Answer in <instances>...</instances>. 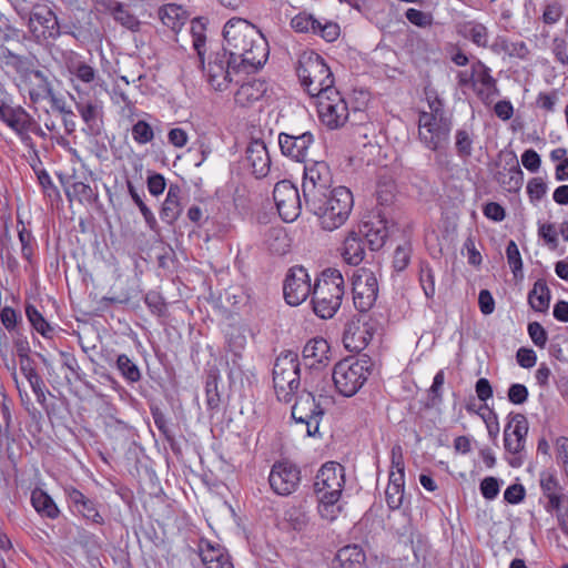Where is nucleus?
<instances>
[{"mask_svg":"<svg viewBox=\"0 0 568 568\" xmlns=\"http://www.w3.org/2000/svg\"><path fill=\"white\" fill-rule=\"evenodd\" d=\"M332 173L324 161H313L304 165L302 192L305 205L314 209L320 203L318 197L332 190Z\"/></svg>","mask_w":568,"mask_h":568,"instance_id":"obj_9","label":"nucleus"},{"mask_svg":"<svg viewBox=\"0 0 568 568\" xmlns=\"http://www.w3.org/2000/svg\"><path fill=\"white\" fill-rule=\"evenodd\" d=\"M323 415L324 410L311 393L302 394L292 407L293 419L306 425L308 436H315L318 433Z\"/></svg>","mask_w":568,"mask_h":568,"instance_id":"obj_19","label":"nucleus"},{"mask_svg":"<svg viewBox=\"0 0 568 568\" xmlns=\"http://www.w3.org/2000/svg\"><path fill=\"white\" fill-rule=\"evenodd\" d=\"M16 351L19 356L20 374L14 375V381L19 392L22 406L33 418L36 416V407L32 402V395L36 394V369L33 361L30 357V346L27 341L18 339L16 342Z\"/></svg>","mask_w":568,"mask_h":568,"instance_id":"obj_8","label":"nucleus"},{"mask_svg":"<svg viewBox=\"0 0 568 568\" xmlns=\"http://www.w3.org/2000/svg\"><path fill=\"white\" fill-rule=\"evenodd\" d=\"M329 345L323 337L310 339L303 348V358L311 359L310 366L328 361Z\"/></svg>","mask_w":568,"mask_h":568,"instance_id":"obj_31","label":"nucleus"},{"mask_svg":"<svg viewBox=\"0 0 568 568\" xmlns=\"http://www.w3.org/2000/svg\"><path fill=\"white\" fill-rule=\"evenodd\" d=\"M387 235L388 233L385 227H369L365 231V242L372 251H378L384 246Z\"/></svg>","mask_w":568,"mask_h":568,"instance_id":"obj_49","label":"nucleus"},{"mask_svg":"<svg viewBox=\"0 0 568 568\" xmlns=\"http://www.w3.org/2000/svg\"><path fill=\"white\" fill-rule=\"evenodd\" d=\"M69 498L72 500L77 511L82 514L83 517L92 520V523L97 525H102L104 523L103 517L97 509L95 503L84 496L83 493L78 489H72L69 493Z\"/></svg>","mask_w":568,"mask_h":568,"instance_id":"obj_28","label":"nucleus"},{"mask_svg":"<svg viewBox=\"0 0 568 568\" xmlns=\"http://www.w3.org/2000/svg\"><path fill=\"white\" fill-rule=\"evenodd\" d=\"M353 301L358 314L368 313L377 300L378 283L375 274L365 267L353 275Z\"/></svg>","mask_w":568,"mask_h":568,"instance_id":"obj_12","label":"nucleus"},{"mask_svg":"<svg viewBox=\"0 0 568 568\" xmlns=\"http://www.w3.org/2000/svg\"><path fill=\"white\" fill-rule=\"evenodd\" d=\"M412 247L408 243L398 245L394 252L393 266L396 272L404 271L410 261Z\"/></svg>","mask_w":568,"mask_h":568,"instance_id":"obj_51","label":"nucleus"},{"mask_svg":"<svg viewBox=\"0 0 568 568\" xmlns=\"http://www.w3.org/2000/svg\"><path fill=\"white\" fill-rule=\"evenodd\" d=\"M223 50L243 67L244 72L264 65L268 58V43L261 31L245 19L233 18L223 29Z\"/></svg>","mask_w":568,"mask_h":568,"instance_id":"obj_1","label":"nucleus"},{"mask_svg":"<svg viewBox=\"0 0 568 568\" xmlns=\"http://www.w3.org/2000/svg\"><path fill=\"white\" fill-rule=\"evenodd\" d=\"M506 256L515 278H523V261L517 244L511 240L506 247Z\"/></svg>","mask_w":568,"mask_h":568,"instance_id":"obj_43","label":"nucleus"},{"mask_svg":"<svg viewBox=\"0 0 568 568\" xmlns=\"http://www.w3.org/2000/svg\"><path fill=\"white\" fill-rule=\"evenodd\" d=\"M312 291L311 277L305 267L295 265L287 271L283 283V294L288 305L302 304Z\"/></svg>","mask_w":568,"mask_h":568,"instance_id":"obj_17","label":"nucleus"},{"mask_svg":"<svg viewBox=\"0 0 568 568\" xmlns=\"http://www.w3.org/2000/svg\"><path fill=\"white\" fill-rule=\"evenodd\" d=\"M133 139L140 144H146L151 142L154 138L153 129L151 125L143 121L139 120L132 128Z\"/></svg>","mask_w":568,"mask_h":568,"instance_id":"obj_50","label":"nucleus"},{"mask_svg":"<svg viewBox=\"0 0 568 568\" xmlns=\"http://www.w3.org/2000/svg\"><path fill=\"white\" fill-rule=\"evenodd\" d=\"M204 26L199 20L192 21L191 32L193 37V47L197 52L201 63H203L205 45V36L203 34Z\"/></svg>","mask_w":568,"mask_h":568,"instance_id":"obj_52","label":"nucleus"},{"mask_svg":"<svg viewBox=\"0 0 568 568\" xmlns=\"http://www.w3.org/2000/svg\"><path fill=\"white\" fill-rule=\"evenodd\" d=\"M404 488L388 485L385 491L386 503L390 509H398L403 504Z\"/></svg>","mask_w":568,"mask_h":568,"instance_id":"obj_59","label":"nucleus"},{"mask_svg":"<svg viewBox=\"0 0 568 568\" xmlns=\"http://www.w3.org/2000/svg\"><path fill=\"white\" fill-rule=\"evenodd\" d=\"M539 485L544 496H552L561 494V486L555 474L549 471L540 473Z\"/></svg>","mask_w":568,"mask_h":568,"instance_id":"obj_48","label":"nucleus"},{"mask_svg":"<svg viewBox=\"0 0 568 568\" xmlns=\"http://www.w3.org/2000/svg\"><path fill=\"white\" fill-rule=\"evenodd\" d=\"M291 27L296 32H312L316 33V28L320 27V21L312 14L305 12L298 13L291 20Z\"/></svg>","mask_w":568,"mask_h":568,"instance_id":"obj_44","label":"nucleus"},{"mask_svg":"<svg viewBox=\"0 0 568 568\" xmlns=\"http://www.w3.org/2000/svg\"><path fill=\"white\" fill-rule=\"evenodd\" d=\"M77 111L85 122L90 134H99L101 126L99 124L100 111L97 104L91 102H77Z\"/></svg>","mask_w":568,"mask_h":568,"instance_id":"obj_35","label":"nucleus"},{"mask_svg":"<svg viewBox=\"0 0 568 568\" xmlns=\"http://www.w3.org/2000/svg\"><path fill=\"white\" fill-rule=\"evenodd\" d=\"M38 24L42 27L43 39H55L60 34V26L55 14L47 6L38 4Z\"/></svg>","mask_w":568,"mask_h":568,"instance_id":"obj_32","label":"nucleus"},{"mask_svg":"<svg viewBox=\"0 0 568 568\" xmlns=\"http://www.w3.org/2000/svg\"><path fill=\"white\" fill-rule=\"evenodd\" d=\"M479 489L486 499L493 500L499 494L500 481L496 477H486L481 480Z\"/></svg>","mask_w":568,"mask_h":568,"instance_id":"obj_55","label":"nucleus"},{"mask_svg":"<svg viewBox=\"0 0 568 568\" xmlns=\"http://www.w3.org/2000/svg\"><path fill=\"white\" fill-rule=\"evenodd\" d=\"M37 77L38 100L41 99V101L47 102L53 111L61 113L64 109V100L54 93V83L57 80L54 78L50 79L41 71H38Z\"/></svg>","mask_w":568,"mask_h":568,"instance_id":"obj_26","label":"nucleus"},{"mask_svg":"<svg viewBox=\"0 0 568 568\" xmlns=\"http://www.w3.org/2000/svg\"><path fill=\"white\" fill-rule=\"evenodd\" d=\"M339 33L341 29L336 22L326 21L322 23L320 21V27L316 28L315 34H320L327 42H333L339 37Z\"/></svg>","mask_w":568,"mask_h":568,"instance_id":"obj_56","label":"nucleus"},{"mask_svg":"<svg viewBox=\"0 0 568 568\" xmlns=\"http://www.w3.org/2000/svg\"><path fill=\"white\" fill-rule=\"evenodd\" d=\"M338 500L339 498H329L325 495L317 497L318 513L321 517L328 521L336 519L342 511V506L337 504Z\"/></svg>","mask_w":568,"mask_h":568,"instance_id":"obj_39","label":"nucleus"},{"mask_svg":"<svg viewBox=\"0 0 568 568\" xmlns=\"http://www.w3.org/2000/svg\"><path fill=\"white\" fill-rule=\"evenodd\" d=\"M419 282L427 298L435 296V274L428 263L422 262L419 268Z\"/></svg>","mask_w":568,"mask_h":568,"instance_id":"obj_41","label":"nucleus"},{"mask_svg":"<svg viewBox=\"0 0 568 568\" xmlns=\"http://www.w3.org/2000/svg\"><path fill=\"white\" fill-rule=\"evenodd\" d=\"M452 129V118H436V114L426 115V111L419 112L418 140L426 149L436 153L435 162L440 168L448 165L445 151L449 145Z\"/></svg>","mask_w":568,"mask_h":568,"instance_id":"obj_5","label":"nucleus"},{"mask_svg":"<svg viewBox=\"0 0 568 568\" xmlns=\"http://www.w3.org/2000/svg\"><path fill=\"white\" fill-rule=\"evenodd\" d=\"M474 133L470 129L462 128L455 132V149L460 159H468L473 153Z\"/></svg>","mask_w":568,"mask_h":568,"instance_id":"obj_36","label":"nucleus"},{"mask_svg":"<svg viewBox=\"0 0 568 568\" xmlns=\"http://www.w3.org/2000/svg\"><path fill=\"white\" fill-rule=\"evenodd\" d=\"M335 561L342 568H363L365 554L357 545H349L338 550Z\"/></svg>","mask_w":568,"mask_h":568,"instance_id":"obj_33","label":"nucleus"},{"mask_svg":"<svg viewBox=\"0 0 568 568\" xmlns=\"http://www.w3.org/2000/svg\"><path fill=\"white\" fill-rule=\"evenodd\" d=\"M146 183L149 192L154 196L161 195L166 186L165 179L160 173H152L149 175Z\"/></svg>","mask_w":568,"mask_h":568,"instance_id":"obj_61","label":"nucleus"},{"mask_svg":"<svg viewBox=\"0 0 568 568\" xmlns=\"http://www.w3.org/2000/svg\"><path fill=\"white\" fill-rule=\"evenodd\" d=\"M314 136L310 131L300 134L280 133L278 145L283 155L296 162H304Z\"/></svg>","mask_w":568,"mask_h":568,"instance_id":"obj_21","label":"nucleus"},{"mask_svg":"<svg viewBox=\"0 0 568 568\" xmlns=\"http://www.w3.org/2000/svg\"><path fill=\"white\" fill-rule=\"evenodd\" d=\"M528 389L523 384H511L508 388V399L515 405H521L528 399Z\"/></svg>","mask_w":568,"mask_h":568,"instance_id":"obj_58","label":"nucleus"},{"mask_svg":"<svg viewBox=\"0 0 568 568\" xmlns=\"http://www.w3.org/2000/svg\"><path fill=\"white\" fill-rule=\"evenodd\" d=\"M473 73L476 84L479 83L491 92H498L496 79L491 77L490 69L480 60L473 64Z\"/></svg>","mask_w":568,"mask_h":568,"instance_id":"obj_38","label":"nucleus"},{"mask_svg":"<svg viewBox=\"0 0 568 568\" xmlns=\"http://www.w3.org/2000/svg\"><path fill=\"white\" fill-rule=\"evenodd\" d=\"M268 248L278 255H283L287 252V235L282 230H271L268 232Z\"/></svg>","mask_w":568,"mask_h":568,"instance_id":"obj_47","label":"nucleus"},{"mask_svg":"<svg viewBox=\"0 0 568 568\" xmlns=\"http://www.w3.org/2000/svg\"><path fill=\"white\" fill-rule=\"evenodd\" d=\"M203 69L206 72L209 83L219 91L225 90L231 79V71H243V67L222 49L210 55L207 65Z\"/></svg>","mask_w":568,"mask_h":568,"instance_id":"obj_14","label":"nucleus"},{"mask_svg":"<svg viewBox=\"0 0 568 568\" xmlns=\"http://www.w3.org/2000/svg\"><path fill=\"white\" fill-rule=\"evenodd\" d=\"M521 163L528 171L537 172L540 168L541 160L535 150L528 149L521 154Z\"/></svg>","mask_w":568,"mask_h":568,"instance_id":"obj_62","label":"nucleus"},{"mask_svg":"<svg viewBox=\"0 0 568 568\" xmlns=\"http://www.w3.org/2000/svg\"><path fill=\"white\" fill-rule=\"evenodd\" d=\"M405 17L410 23L417 27H426L432 23V17L429 14L414 8L407 9Z\"/></svg>","mask_w":568,"mask_h":568,"instance_id":"obj_60","label":"nucleus"},{"mask_svg":"<svg viewBox=\"0 0 568 568\" xmlns=\"http://www.w3.org/2000/svg\"><path fill=\"white\" fill-rule=\"evenodd\" d=\"M273 199L280 216L285 222L297 219L302 209V201L297 187L290 181H280L273 190Z\"/></svg>","mask_w":568,"mask_h":568,"instance_id":"obj_18","label":"nucleus"},{"mask_svg":"<svg viewBox=\"0 0 568 568\" xmlns=\"http://www.w3.org/2000/svg\"><path fill=\"white\" fill-rule=\"evenodd\" d=\"M316 105L321 121L328 129H338L346 123L349 115L348 106L336 89L325 95L322 94Z\"/></svg>","mask_w":568,"mask_h":568,"instance_id":"obj_15","label":"nucleus"},{"mask_svg":"<svg viewBox=\"0 0 568 568\" xmlns=\"http://www.w3.org/2000/svg\"><path fill=\"white\" fill-rule=\"evenodd\" d=\"M526 490L523 485L514 484L507 487L504 493V498L509 504H519L524 500Z\"/></svg>","mask_w":568,"mask_h":568,"instance_id":"obj_63","label":"nucleus"},{"mask_svg":"<svg viewBox=\"0 0 568 568\" xmlns=\"http://www.w3.org/2000/svg\"><path fill=\"white\" fill-rule=\"evenodd\" d=\"M510 420L504 429V446L507 453L511 455L508 464L518 468L524 464L523 452L525 449L526 437L528 434V422L523 414H510Z\"/></svg>","mask_w":568,"mask_h":568,"instance_id":"obj_11","label":"nucleus"},{"mask_svg":"<svg viewBox=\"0 0 568 568\" xmlns=\"http://www.w3.org/2000/svg\"><path fill=\"white\" fill-rule=\"evenodd\" d=\"M246 162L255 178L262 179L268 174L271 168V158L263 141L253 140L247 145Z\"/></svg>","mask_w":568,"mask_h":568,"instance_id":"obj_22","label":"nucleus"},{"mask_svg":"<svg viewBox=\"0 0 568 568\" xmlns=\"http://www.w3.org/2000/svg\"><path fill=\"white\" fill-rule=\"evenodd\" d=\"M320 203L315 205H305L306 209L317 216L322 229L334 231L342 226L348 219L354 199L352 192L345 186H338L329 190L318 197Z\"/></svg>","mask_w":568,"mask_h":568,"instance_id":"obj_3","label":"nucleus"},{"mask_svg":"<svg viewBox=\"0 0 568 568\" xmlns=\"http://www.w3.org/2000/svg\"><path fill=\"white\" fill-rule=\"evenodd\" d=\"M550 291L544 280H538L528 294V303L536 312H546L549 307Z\"/></svg>","mask_w":568,"mask_h":568,"instance_id":"obj_34","label":"nucleus"},{"mask_svg":"<svg viewBox=\"0 0 568 568\" xmlns=\"http://www.w3.org/2000/svg\"><path fill=\"white\" fill-rule=\"evenodd\" d=\"M465 36L478 47H487L488 30L481 23L469 22L465 26Z\"/></svg>","mask_w":568,"mask_h":568,"instance_id":"obj_45","label":"nucleus"},{"mask_svg":"<svg viewBox=\"0 0 568 568\" xmlns=\"http://www.w3.org/2000/svg\"><path fill=\"white\" fill-rule=\"evenodd\" d=\"M568 43L565 39L555 38L552 41V53L558 62L561 64H568V53H567Z\"/></svg>","mask_w":568,"mask_h":568,"instance_id":"obj_64","label":"nucleus"},{"mask_svg":"<svg viewBox=\"0 0 568 568\" xmlns=\"http://www.w3.org/2000/svg\"><path fill=\"white\" fill-rule=\"evenodd\" d=\"M97 3L103 11L111 14L121 26L132 31L139 29L140 21L129 11L128 6L116 0H98Z\"/></svg>","mask_w":568,"mask_h":568,"instance_id":"obj_24","label":"nucleus"},{"mask_svg":"<svg viewBox=\"0 0 568 568\" xmlns=\"http://www.w3.org/2000/svg\"><path fill=\"white\" fill-rule=\"evenodd\" d=\"M0 119L19 134L21 141L29 148L32 159V155H36L32 140V134H36V125L30 115L22 109H13L7 103L0 109Z\"/></svg>","mask_w":568,"mask_h":568,"instance_id":"obj_20","label":"nucleus"},{"mask_svg":"<svg viewBox=\"0 0 568 568\" xmlns=\"http://www.w3.org/2000/svg\"><path fill=\"white\" fill-rule=\"evenodd\" d=\"M268 83L263 79H253L243 83L235 92V103L241 108H250L267 97Z\"/></svg>","mask_w":568,"mask_h":568,"instance_id":"obj_23","label":"nucleus"},{"mask_svg":"<svg viewBox=\"0 0 568 568\" xmlns=\"http://www.w3.org/2000/svg\"><path fill=\"white\" fill-rule=\"evenodd\" d=\"M38 514L49 518H57L60 514L53 499L43 490L38 488Z\"/></svg>","mask_w":568,"mask_h":568,"instance_id":"obj_46","label":"nucleus"},{"mask_svg":"<svg viewBox=\"0 0 568 568\" xmlns=\"http://www.w3.org/2000/svg\"><path fill=\"white\" fill-rule=\"evenodd\" d=\"M296 73L302 87L311 98L320 99L334 88V77L324 59L314 51H304L300 54Z\"/></svg>","mask_w":568,"mask_h":568,"instance_id":"obj_4","label":"nucleus"},{"mask_svg":"<svg viewBox=\"0 0 568 568\" xmlns=\"http://www.w3.org/2000/svg\"><path fill=\"white\" fill-rule=\"evenodd\" d=\"M116 368L122 377L129 383H136L141 379V372L138 365L125 354L116 358Z\"/></svg>","mask_w":568,"mask_h":568,"instance_id":"obj_37","label":"nucleus"},{"mask_svg":"<svg viewBox=\"0 0 568 568\" xmlns=\"http://www.w3.org/2000/svg\"><path fill=\"white\" fill-rule=\"evenodd\" d=\"M200 556L206 568H233L230 558L217 546L206 540L200 542Z\"/></svg>","mask_w":568,"mask_h":568,"instance_id":"obj_27","label":"nucleus"},{"mask_svg":"<svg viewBox=\"0 0 568 568\" xmlns=\"http://www.w3.org/2000/svg\"><path fill=\"white\" fill-rule=\"evenodd\" d=\"M344 296V278L336 268H326L321 273L312 291V307L315 315L323 320L332 318L339 310Z\"/></svg>","mask_w":568,"mask_h":568,"instance_id":"obj_2","label":"nucleus"},{"mask_svg":"<svg viewBox=\"0 0 568 568\" xmlns=\"http://www.w3.org/2000/svg\"><path fill=\"white\" fill-rule=\"evenodd\" d=\"M528 334L536 346L545 347L548 337L547 332L538 322L528 324Z\"/></svg>","mask_w":568,"mask_h":568,"instance_id":"obj_57","label":"nucleus"},{"mask_svg":"<svg viewBox=\"0 0 568 568\" xmlns=\"http://www.w3.org/2000/svg\"><path fill=\"white\" fill-rule=\"evenodd\" d=\"M68 196L75 199L80 203H92L97 199L93 189L83 182H74L68 190Z\"/></svg>","mask_w":568,"mask_h":568,"instance_id":"obj_40","label":"nucleus"},{"mask_svg":"<svg viewBox=\"0 0 568 568\" xmlns=\"http://www.w3.org/2000/svg\"><path fill=\"white\" fill-rule=\"evenodd\" d=\"M364 242L361 236L352 231L348 233L343 245V257L351 265H358L365 256Z\"/></svg>","mask_w":568,"mask_h":568,"instance_id":"obj_29","label":"nucleus"},{"mask_svg":"<svg viewBox=\"0 0 568 568\" xmlns=\"http://www.w3.org/2000/svg\"><path fill=\"white\" fill-rule=\"evenodd\" d=\"M372 367V359L367 355L338 362L333 369V381L337 392L345 397L355 395L367 381Z\"/></svg>","mask_w":568,"mask_h":568,"instance_id":"obj_6","label":"nucleus"},{"mask_svg":"<svg viewBox=\"0 0 568 568\" xmlns=\"http://www.w3.org/2000/svg\"><path fill=\"white\" fill-rule=\"evenodd\" d=\"M378 322L369 313L357 314L345 325L343 333L344 346L351 351L359 353L366 348L377 332Z\"/></svg>","mask_w":568,"mask_h":568,"instance_id":"obj_10","label":"nucleus"},{"mask_svg":"<svg viewBox=\"0 0 568 568\" xmlns=\"http://www.w3.org/2000/svg\"><path fill=\"white\" fill-rule=\"evenodd\" d=\"M290 526L296 530H304L310 521L307 514L298 508H292L286 513Z\"/></svg>","mask_w":568,"mask_h":568,"instance_id":"obj_53","label":"nucleus"},{"mask_svg":"<svg viewBox=\"0 0 568 568\" xmlns=\"http://www.w3.org/2000/svg\"><path fill=\"white\" fill-rule=\"evenodd\" d=\"M268 483L272 490L280 496H290L300 486L301 469L290 460H277L273 464Z\"/></svg>","mask_w":568,"mask_h":568,"instance_id":"obj_16","label":"nucleus"},{"mask_svg":"<svg viewBox=\"0 0 568 568\" xmlns=\"http://www.w3.org/2000/svg\"><path fill=\"white\" fill-rule=\"evenodd\" d=\"M159 18L164 26L178 32L186 21V11L175 3H168L159 9Z\"/></svg>","mask_w":568,"mask_h":568,"instance_id":"obj_30","label":"nucleus"},{"mask_svg":"<svg viewBox=\"0 0 568 568\" xmlns=\"http://www.w3.org/2000/svg\"><path fill=\"white\" fill-rule=\"evenodd\" d=\"M345 485V469L336 462L325 463L314 480L316 497L325 495L329 498H341Z\"/></svg>","mask_w":568,"mask_h":568,"instance_id":"obj_13","label":"nucleus"},{"mask_svg":"<svg viewBox=\"0 0 568 568\" xmlns=\"http://www.w3.org/2000/svg\"><path fill=\"white\" fill-rule=\"evenodd\" d=\"M219 375L216 371H210L205 384L206 405L210 409H215L220 405V394L217 390Z\"/></svg>","mask_w":568,"mask_h":568,"instance_id":"obj_42","label":"nucleus"},{"mask_svg":"<svg viewBox=\"0 0 568 568\" xmlns=\"http://www.w3.org/2000/svg\"><path fill=\"white\" fill-rule=\"evenodd\" d=\"M181 193L182 190L180 185L174 183L170 184L166 197L160 211L161 220L169 225H173L182 213Z\"/></svg>","mask_w":568,"mask_h":568,"instance_id":"obj_25","label":"nucleus"},{"mask_svg":"<svg viewBox=\"0 0 568 568\" xmlns=\"http://www.w3.org/2000/svg\"><path fill=\"white\" fill-rule=\"evenodd\" d=\"M273 383L277 398L288 403L301 383L297 353L285 351L277 356L273 367Z\"/></svg>","mask_w":568,"mask_h":568,"instance_id":"obj_7","label":"nucleus"},{"mask_svg":"<svg viewBox=\"0 0 568 568\" xmlns=\"http://www.w3.org/2000/svg\"><path fill=\"white\" fill-rule=\"evenodd\" d=\"M38 184L41 185L44 195L51 203L60 199L58 189L53 185L49 174L45 171L38 172Z\"/></svg>","mask_w":568,"mask_h":568,"instance_id":"obj_54","label":"nucleus"}]
</instances>
